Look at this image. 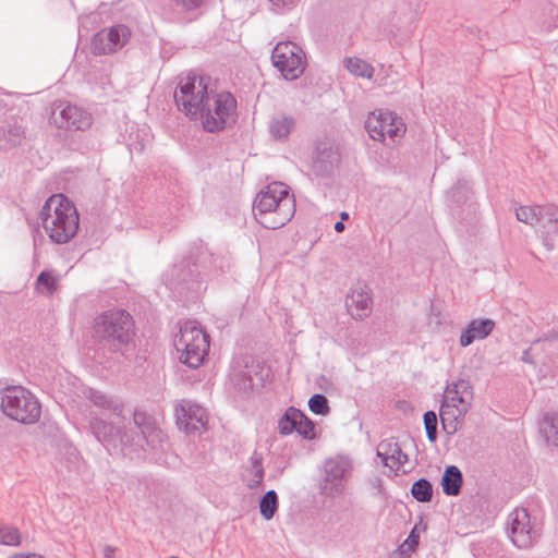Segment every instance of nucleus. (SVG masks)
Returning a JSON list of instances; mask_svg holds the SVG:
<instances>
[{
  "label": "nucleus",
  "mask_w": 558,
  "mask_h": 558,
  "mask_svg": "<svg viewBox=\"0 0 558 558\" xmlns=\"http://www.w3.org/2000/svg\"><path fill=\"white\" fill-rule=\"evenodd\" d=\"M50 121L61 130L85 131L92 125V116L76 105L60 100L52 106Z\"/></svg>",
  "instance_id": "9b49d317"
},
{
  "label": "nucleus",
  "mask_w": 558,
  "mask_h": 558,
  "mask_svg": "<svg viewBox=\"0 0 558 558\" xmlns=\"http://www.w3.org/2000/svg\"><path fill=\"white\" fill-rule=\"evenodd\" d=\"M134 424L142 433L144 447L147 446L151 450L163 449V444L166 442L165 434L157 427L150 416L144 412H135Z\"/></svg>",
  "instance_id": "f3484780"
},
{
  "label": "nucleus",
  "mask_w": 558,
  "mask_h": 558,
  "mask_svg": "<svg viewBox=\"0 0 558 558\" xmlns=\"http://www.w3.org/2000/svg\"><path fill=\"white\" fill-rule=\"evenodd\" d=\"M295 213V202L289 187L272 182L262 190L253 203V214L266 229H279L288 223Z\"/></svg>",
  "instance_id": "f257e3e1"
},
{
  "label": "nucleus",
  "mask_w": 558,
  "mask_h": 558,
  "mask_svg": "<svg viewBox=\"0 0 558 558\" xmlns=\"http://www.w3.org/2000/svg\"><path fill=\"white\" fill-rule=\"evenodd\" d=\"M177 425L180 430L191 436H199L207 429L206 410L191 400H181L175 405Z\"/></svg>",
  "instance_id": "ddd939ff"
},
{
  "label": "nucleus",
  "mask_w": 558,
  "mask_h": 558,
  "mask_svg": "<svg viewBox=\"0 0 558 558\" xmlns=\"http://www.w3.org/2000/svg\"><path fill=\"white\" fill-rule=\"evenodd\" d=\"M89 399L97 407H100L104 409H111L114 412L121 411L120 407L114 404V402L102 392L92 390L90 395H89Z\"/></svg>",
  "instance_id": "4c0bfd02"
},
{
  "label": "nucleus",
  "mask_w": 558,
  "mask_h": 558,
  "mask_svg": "<svg viewBox=\"0 0 558 558\" xmlns=\"http://www.w3.org/2000/svg\"><path fill=\"white\" fill-rule=\"evenodd\" d=\"M33 557H34V558H45V557H43L41 555H37V554H33Z\"/></svg>",
  "instance_id": "8fccbe9b"
},
{
  "label": "nucleus",
  "mask_w": 558,
  "mask_h": 558,
  "mask_svg": "<svg viewBox=\"0 0 558 558\" xmlns=\"http://www.w3.org/2000/svg\"><path fill=\"white\" fill-rule=\"evenodd\" d=\"M344 65L348 69V71L355 76L364 78L373 77L374 68L369 63L360 58H347L344 60Z\"/></svg>",
  "instance_id": "7c9ffc66"
},
{
  "label": "nucleus",
  "mask_w": 558,
  "mask_h": 558,
  "mask_svg": "<svg viewBox=\"0 0 558 558\" xmlns=\"http://www.w3.org/2000/svg\"><path fill=\"white\" fill-rule=\"evenodd\" d=\"M89 428L95 438L105 447L108 449L110 447L117 449V429L110 423H107L100 417L93 416L89 421Z\"/></svg>",
  "instance_id": "393cba45"
},
{
  "label": "nucleus",
  "mask_w": 558,
  "mask_h": 558,
  "mask_svg": "<svg viewBox=\"0 0 558 558\" xmlns=\"http://www.w3.org/2000/svg\"><path fill=\"white\" fill-rule=\"evenodd\" d=\"M272 5L275 7V10L278 12H281L283 10H289L293 8L299 0H269Z\"/></svg>",
  "instance_id": "79ce46f5"
},
{
  "label": "nucleus",
  "mask_w": 558,
  "mask_h": 558,
  "mask_svg": "<svg viewBox=\"0 0 558 558\" xmlns=\"http://www.w3.org/2000/svg\"><path fill=\"white\" fill-rule=\"evenodd\" d=\"M411 494L420 502H428L433 497V486L426 478H420L412 484Z\"/></svg>",
  "instance_id": "473e14b6"
},
{
  "label": "nucleus",
  "mask_w": 558,
  "mask_h": 558,
  "mask_svg": "<svg viewBox=\"0 0 558 558\" xmlns=\"http://www.w3.org/2000/svg\"><path fill=\"white\" fill-rule=\"evenodd\" d=\"M0 409L9 418L22 424H35L41 415L38 399L22 386L0 389Z\"/></svg>",
  "instance_id": "423d86ee"
},
{
  "label": "nucleus",
  "mask_w": 558,
  "mask_h": 558,
  "mask_svg": "<svg viewBox=\"0 0 558 558\" xmlns=\"http://www.w3.org/2000/svg\"><path fill=\"white\" fill-rule=\"evenodd\" d=\"M472 400L473 387L469 380L447 384L439 408L440 422L447 435L452 436L462 427Z\"/></svg>",
  "instance_id": "20e7f679"
},
{
  "label": "nucleus",
  "mask_w": 558,
  "mask_h": 558,
  "mask_svg": "<svg viewBox=\"0 0 558 558\" xmlns=\"http://www.w3.org/2000/svg\"><path fill=\"white\" fill-rule=\"evenodd\" d=\"M335 231L340 233L342 232L344 229H345V226L342 221H338L335 223V227H333Z\"/></svg>",
  "instance_id": "49530a36"
},
{
  "label": "nucleus",
  "mask_w": 558,
  "mask_h": 558,
  "mask_svg": "<svg viewBox=\"0 0 558 558\" xmlns=\"http://www.w3.org/2000/svg\"><path fill=\"white\" fill-rule=\"evenodd\" d=\"M295 432L306 439L314 437V423L302 412V418L298 420Z\"/></svg>",
  "instance_id": "58836bf2"
},
{
  "label": "nucleus",
  "mask_w": 558,
  "mask_h": 558,
  "mask_svg": "<svg viewBox=\"0 0 558 558\" xmlns=\"http://www.w3.org/2000/svg\"><path fill=\"white\" fill-rule=\"evenodd\" d=\"M116 437L117 448L123 456L133 459L134 456H138L141 450H144V438L134 423L133 426L124 428V430L117 429Z\"/></svg>",
  "instance_id": "aec40b11"
},
{
  "label": "nucleus",
  "mask_w": 558,
  "mask_h": 558,
  "mask_svg": "<svg viewBox=\"0 0 558 558\" xmlns=\"http://www.w3.org/2000/svg\"><path fill=\"white\" fill-rule=\"evenodd\" d=\"M118 548L111 545H105L102 547V557L104 558H116V554Z\"/></svg>",
  "instance_id": "c03bdc74"
},
{
  "label": "nucleus",
  "mask_w": 558,
  "mask_h": 558,
  "mask_svg": "<svg viewBox=\"0 0 558 558\" xmlns=\"http://www.w3.org/2000/svg\"><path fill=\"white\" fill-rule=\"evenodd\" d=\"M302 418V411L290 407L278 422V429L281 435H290L295 432L298 420Z\"/></svg>",
  "instance_id": "c85d7f7f"
},
{
  "label": "nucleus",
  "mask_w": 558,
  "mask_h": 558,
  "mask_svg": "<svg viewBox=\"0 0 558 558\" xmlns=\"http://www.w3.org/2000/svg\"><path fill=\"white\" fill-rule=\"evenodd\" d=\"M539 221L543 228V242L548 250H553L558 240V206L546 205L542 207Z\"/></svg>",
  "instance_id": "412c9836"
},
{
  "label": "nucleus",
  "mask_w": 558,
  "mask_h": 558,
  "mask_svg": "<svg viewBox=\"0 0 558 558\" xmlns=\"http://www.w3.org/2000/svg\"><path fill=\"white\" fill-rule=\"evenodd\" d=\"M21 543V534L17 529L3 526L0 527V544L7 546H17Z\"/></svg>",
  "instance_id": "e433bc0d"
},
{
  "label": "nucleus",
  "mask_w": 558,
  "mask_h": 558,
  "mask_svg": "<svg viewBox=\"0 0 558 558\" xmlns=\"http://www.w3.org/2000/svg\"><path fill=\"white\" fill-rule=\"evenodd\" d=\"M538 425L539 433L546 442L558 446V412H546Z\"/></svg>",
  "instance_id": "cd10ccee"
},
{
  "label": "nucleus",
  "mask_w": 558,
  "mask_h": 558,
  "mask_svg": "<svg viewBox=\"0 0 558 558\" xmlns=\"http://www.w3.org/2000/svg\"><path fill=\"white\" fill-rule=\"evenodd\" d=\"M131 37L130 28L124 24H117L104 28L94 35L92 51L96 56L110 54L121 50Z\"/></svg>",
  "instance_id": "4468645a"
},
{
  "label": "nucleus",
  "mask_w": 558,
  "mask_h": 558,
  "mask_svg": "<svg viewBox=\"0 0 558 558\" xmlns=\"http://www.w3.org/2000/svg\"><path fill=\"white\" fill-rule=\"evenodd\" d=\"M274 66L286 80H296L306 66V56L303 49L292 41L278 43L271 52Z\"/></svg>",
  "instance_id": "1a4fd4ad"
},
{
  "label": "nucleus",
  "mask_w": 558,
  "mask_h": 558,
  "mask_svg": "<svg viewBox=\"0 0 558 558\" xmlns=\"http://www.w3.org/2000/svg\"><path fill=\"white\" fill-rule=\"evenodd\" d=\"M308 409L317 415H327L330 411L328 400L322 393H315L310 398Z\"/></svg>",
  "instance_id": "f704fd0d"
},
{
  "label": "nucleus",
  "mask_w": 558,
  "mask_h": 558,
  "mask_svg": "<svg viewBox=\"0 0 558 558\" xmlns=\"http://www.w3.org/2000/svg\"><path fill=\"white\" fill-rule=\"evenodd\" d=\"M345 304L354 318H363L371 310L372 299L366 290L357 288L347 296Z\"/></svg>",
  "instance_id": "b1692460"
},
{
  "label": "nucleus",
  "mask_w": 558,
  "mask_h": 558,
  "mask_svg": "<svg viewBox=\"0 0 558 558\" xmlns=\"http://www.w3.org/2000/svg\"><path fill=\"white\" fill-rule=\"evenodd\" d=\"M236 99L230 92L210 89L198 113L204 130L216 133L231 126L236 120Z\"/></svg>",
  "instance_id": "0eeeda50"
},
{
  "label": "nucleus",
  "mask_w": 558,
  "mask_h": 558,
  "mask_svg": "<svg viewBox=\"0 0 558 558\" xmlns=\"http://www.w3.org/2000/svg\"><path fill=\"white\" fill-rule=\"evenodd\" d=\"M425 428L437 427V415L434 411H427L424 414Z\"/></svg>",
  "instance_id": "37998d69"
},
{
  "label": "nucleus",
  "mask_w": 558,
  "mask_h": 558,
  "mask_svg": "<svg viewBox=\"0 0 558 558\" xmlns=\"http://www.w3.org/2000/svg\"><path fill=\"white\" fill-rule=\"evenodd\" d=\"M39 219L49 239L57 244L70 242L78 231L77 209L63 194H53L47 198Z\"/></svg>",
  "instance_id": "f03ea898"
},
{
  "label": "nucleus",
  "mask_w": 558,
  "mask_h": 558,
  "mask_svg": "<svg viewBox=\"0 0 558 558\" xmlns=\"http://www.w3.org/2000/svg\"><path fill=\"white\" fill-rule=\"evenodd\" d=\"M508 533L513 545L522 549L531 547L541 534L524 508H517L508 515Z\"/></svg>",
  "instance_id": "9d476101"
},
{
  "label": "nucleus",
  "mask_w": 558,
  "mask_h": 558,
  "mask_svg": "<svg viewBox=\"0 0 558 558\" xmlns=\"http://www.w3.org/2000/svg\"><path fill=\"white\" fill-rule=\"evenodd\" d=\"M522 361H523V362H526V363H531V362H532V360H531V357H530V353H529V351H524V352H523Z\"/></svg>",
  "instance_id": "de8ad7c7"
},
{
  "label": "nucleus",
  "mask_w": 558,
  "mask_h": 558,
  "mask_svg": "<svg viewBox=\"0 0 558 558\" xmlns=\"http://www.w3.org/2000/svg\"><path fill=\"white\" fill-rule=\"evenodd\" d=\"M377 457L384 465L392 471L399 469L408 462V456L401 450L399 444L393 440H383L377 447Z\"/></svg>",
  "instance_id": "4be33fe9"
},
{
  "label": "nucleus",
  "mask_w": 558,
  "mask_h": 558,
  "mask_svg": "<svg viewBox=\"0 0 558 558\" xmlns=\"http://www.w3.org/2000/svg\"><path fill=\"white\" fill-rule=\"evenodd\" d=\"M174 2L182 10L190 11L199 8L204 0H174Z\"/></svg>",
  "instance_id": "a19ab883"
},
{
  "label": "nucleus",
  "mask_w": 558,
  "mask_h": 558,
  "mask_svg": "<svg viewBox=\"0 0 558 558\" xmlns=\"http://www.w3.org/2000/svg\"><path fill=\"white\" fill-rule=\"evenodd\" d=\"M538 210H542L541 206H520L515 210V217L519 221L533 226L539 221Z\"/></svg>",
  "instance_id": "72a5a7b5"
},
{
  "label": "nucleus",
  "mask_w": 558,
  "mask_h": 558,
  "mask_svg": "<svg viewBox=\"0 0 558 558\" xmlns=\"http://www.w3.org/2000/svg\"><path fill=\"white\" fill-rule=\"evenodd\" d=\"M495 322L489 318L473 319L460 336V345L465 348L472 344L475 340L486 338L494 330Z\"/></svg>",
  "instance_id": "5701e85b"
},
{
  "label": "nucleus",
  "mask_w": 558,
  "mask_h": 558,
  "mask_svg": "<svg viewBox=\"0 0 558 558\" xmlns=\"http://www.w3.org/2000/svg\"><path fill=\"white\" fill-rule=\"evenodd\" d=\"M250 473L251 477L247 480L250 488L257 487L264 478L263 457L257 451H254L250 458Z\"/></svg>",
  "instance_id": "c756f323"
},
{
  "label": "nucleus",
  "mask_w": 558,
  "mask_h": 558,
  "mask_svg": "<svg viewBox=\"0 0 558 558\" xmlns=\"http://www.w3.org/2000/svg\"><path fill=\"white\" fill-rule=\"evenodd\" d=\"M418 534L416 533V526L412 529L407 539L400 545L402 554H411L415 550L418 545Z\"/></svg>",
  "instance_id": "ea45409f"
},
{
  "label": "nucleus",
  "mask_w": 558,
  "mask_h": 558,
  "mask_svg": "<svg viewBox=\"0 0 558 558\" xmlns=\"http://www.w3.org/2000/svg\"><path fill=\"white\" fill-rule=\"evenodd\" d=\"M462 484L463 476L460 469L456 465L447 466L441 477L442 492L447 496H457L460 494Z\"/></svg>",
  "instance_id": "bb28decb"
},
{
  "label": "nucleus",
  "mask_w": 558,
  "mask_h": 558,
  "mask_svg": "<svg viewBox=\"0 0 558 558\" xmlns=\"http://www.w3.org/2000/svg\"><path fill=\"white\" fill-rule=\"evenodd\" d=\"M93 337L110 351H122L133 343L135 337L133 317L121 308L105 311L94 319Z\"/></svg>",
  "instance_id": "7ed1b4c3"
},
{
  "label": "nucleus",
  "mask_w": 558,
  "mask_h": 558,
  "mask_svg": "<svg viewBox=\"0 0 558 558\" xmlns=\"http://www.w3.org/2000/svg\"><path fill=\"white\" fill-rule=\"evenodd\" d=\"M426 429V436H427V439L430 441V442H434L437 438V427H428V428H425Z\"/></svg>",
  "instance_id": "a18cd8bd"
},
{
  "label": "nucleus",
  "mask_w": 558,
  "mask_h": 558,
  "mask_svg": "<svg viewBox=\"0 0 558 558\" xmlns=\"http://www.w3.org/2000/svg\"><path fill=\"white\" fill-rule=\"evenodd\" d=\"M278 509V496L275 490H268L260 499L259 510L265 520L274 518Z\"/></svg>",
  "instance_id": "2f4dec72"
},
{
  "label": "nucleus",
  "mask_w": 558,
  "mask_h": 558,
  "mask_svg": "<svg viewBox=\"0 0 558 558\" xmlns=\"http://www.w3.org/2000/svg\"><path fill=\"white\" fill-rule=\"evenodd\" d=\"M365 129L373 140L379 142L385 141L386 137L395 142L405 133L404 123L391 111L371 113L365 122Z\"/></svg>",
  "instance_id": "f8f14e48"
},
{
  "label": "nucleus",
  "mask_w": 558,
  "mask_h": 558,
  "mask_svg": "<svg viewBox=\"0 0 558 558\" xmlns=\"http://www.w3.org/2000/svg\"><path fill=\"white\" fill-rule=\"evenodd\" d=\"M340 217H341V220H347V219L349 218V214H348V213H345V211H342V213L340 214Z\"/></svg>",
  "instance_id": "09e8293b"
},
{
  "label": "nucleus",
  "mask_w": 558,
  "mask_h": 558,
  "mask_svg": "<svg viewBox=\"0 0 558 558\" xmlns=\"http://www.w3.org/2000/svg\"><path fill=\"white\" fill-rule=\"evenodd\" d=\"M350 462L343 457L328 459L325 462V476L322 485V493L335 497L340 495L344 488V481L350 472Z\"/></svg>",
  "instance_id": "2eb2a0df"
},
{
  "label": "nucleus",
  "mask_w": 558,
  "mask_h": 558,
  "mask_svg": "<svg viewBox=\"0 0 558 558\" xmlns=\"http://www.w3.org/2000/svg\"><path fill=\"white\" fill-rule=\"evenodd\" d=\"M193 267L191 272L197 275H216L219 271H225L226 267H229L228 260L220 255H215L207 247H198L197 253L193 256Z\"/></svg>",
  "instance_id": "a211bd4d"
},
{
  "label": "nucleus",
  "mask_w": 558,
  "mask_h": 558,
  "mask_svg": "<svg viewBox=\"0 0 558 558\" xmlns=\"http://www.w3.org/2000/svg\"><path fill=\"white\" fill-rule=\"evenodd\" d=\"M294 126V119L281 112L274 114L269 121V132L278 141L288 138Z\"/></svg>",
  "instance_id": "a878e982"
},
{
  "label": "nucleus",
  "mask_w": 558,
  "mask_h": 558,
  "mask_svg": "<svg viewBox=\"0 0 558 558\" xmlns=\"http://www.w3.org/2000/svg\"><path fill=\"white\" fill-rule=\"evenodd\" d=\"M340 154L330 143H318L313 156V170L317 175L324 177L338 165Z\"/></svg>",
  "instance_id": "6ab92c4d"
},
{
  "label": "nucleus",
  "mask_w": 558,
  "mask_h": 558,
  "mask_svg": "<svg viewBox=\"0 0 558 558\" xmlns=\"http://www.w3.org/2000/svg\"><path fill=\"white\" fill-rule=\"evenodd\" d=\"M173 344L179 360L190 368L199 367L209 350V337L196 320H185L174 336Z\"/></svg>",
  "instance_id": "39448f33"
},
{
  "label": "nucleus",
  "mask_w": 558,
  "mask_h": 558,
  "mask_svg": "<svg viewBox=\"0 0 558 558\" xmlns=\"http://www.w3.org/2000/svg\"><path fill=\"white\" fill-rule=\"evenodd\" d=\"M37 290L51 294L57 288V279L50 271H41L36 280Z\"/></svg>",
  "instance_id": "c9c22d12"
},
{
  "label": "nucleus",
  "mask_w": 558,
  "mask_h": 558,
  "mask_svg": "<svg viewBox=\"0 0 558 558\" xmlns=\"http://www.w3.org/2000/svg\"><path fill=\"white\" fill-rule=\"evenodd\" d=\"M451 213L454 217L466 219L476 211L472 202V192L468 181L460 180L448 193Z\"/></svg>",
  "instance_id": "dca6fc26"
},
{
  "label": "nucleus",
  "mask_w": 558,
  "mask_h": 558,
  "mask_svg": "<svg viewBox=\"0 0 558 558\" xmlns=\"http://www.w3.org/2000/svg\"><path fill=\"white\" fill-rule=\"evenodd\" d=\"M207 81L203 76L187 75L180 81L174 93V100L179 110L192 119L198 118L199 111L204 108L205 98L210 93Z\"/></svg>",
  "instance_id": "6e6552de"
}]
</instances>
